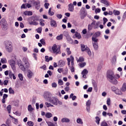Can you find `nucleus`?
I'll return each mask as SVG.
<instances>
[{"label":"nucleus","instance_id":"6ab92c4d","mask_svg":"<svg viewBox=\"0 0 126 126\" xmlns=\"http://www.w3.org/2000/svg\"><path fill=\"white\" fill-rule=\"evenodd\" d=\"M100 2L103 3V4H105L106 6H110V3L107 0H101Z\"/></svg>","mask_w":126,"mask_h":126},{"label":"nucleus","instance_id":"603ef678","mask_svg":"<svg viewBox=\"0 0 126 126\" xmlns=\"http://www.w3.org/2000/svg\"><path fill=\"white\" fill-rule=\"evenodd\" d=\"M86 106H91V100H88L86 103Z\"/></svg>","mask_w":126,"mask_h":126},{"label":"nucleus","instance_id":"aec40b11","mask_svg":"<svg viewBox=\"0 0 126 126\" xmlns=\"http://www.w3.org/2000/svg\"><path fill=\"white\" fill-rule=\"evenodd\" d=\"M66 39L67 40V43H68L69 44H73V39L71 38V37H70V36L66 38Z\"/></svg>","mask_w":126,"mask_h":126},{"label":"nucleus","instance_id":"20e7f679","mask_svg":"<svg viewBox=\"0 0 126 126\" xmlns=\"http://www.w3.org/2000/svg\"><path fill=\"white\" fill-rule=\"evenodd\" d=\"M4 44L5 46L6 50L7 51L8 53H11L13 50L11 42H10V41H4Z\"/></svg>","mask_w":126,"mask_h":126},{"label":"nucleus","instance_id":"5fc2aeb1","mask_svg":"<svg viewBox=\"0 0 126 126\" xmlns=\"http://www.w3.org/2000/svg\"><path fill=\"white\" fill-rule=\"evenodd\" d=\"M51 85L53 88H56L57 86H58V85L55 82L52 83Z\"/></svg>","mask_w":126,"mask_h":126},{"label":"nucleus","instance_id":"680f3d73","mask_svg":"<svg viewBox=\"0 0 126 126\" xmlns=\"http://www.w3.org/2000/svg\"><path fill=\"white\" fill-rule=\"evenodd\" d=\"M100 126H108V124L105 122H102Z\"/></svg>","mask_w":126,"mask_h":126},{"label":"nucleus","instance_id":"1a4fd4ad","mask_svg":"<svg viewBox=\"0 0 126 126\" xmlns=\"http://www.w3.org/2000/svg\"><path fill=\"white\" fill-rule=\"evenodd\" d=\"M52 94L49 92H45L43 95L44 99H46V100H47L48 101H50V99L52 97Z\"/></svg>","mask_w":126,"mask_h":126},{"label":"nucleus","instance_id":"f257e3e1","mask_svg":"<svg viewBox=\"0 0 126 126\" xmlns=\"http://www.w3.org/2000/svg\"><path fill=\"white\" fill-rule=\"evenodd\" d=\"M106 78L107 80L112 83V84H115L117 85L118 84V80L116 79V76L114 71L112 70H108L106 73Z\"/></svg>","mask_w":126,"mask_h":126},{"label":"nucleus","instance_id":"39448f33","mask_svg":"<svg viewBox=\"0 0 126 126\" xmlns=\"http://www.w3.org/2000/svg\"><path fill=\"white\" fill-rule=\"evenodd\" d=\"M92 40L93 41L92 44L94 47V51H97L99 48V46L98 45V38L92 37Z\"/></svg>","mask_w":126,"mask_h":126},{"label":"nucleus","instance_id":"72a5a7b5","mask_svg":"<svg viewBox=\"0 0 126 126\" xmlns=\"http://www.w3.org/2000/svg\"><path fill=\"white\" fill-rule=\"evenodd\" d=\"M82 62H84V58L82 57H80L79 59L77 60L78 63H82Z\"/></svg>","mask_w":126,"mask_h":126},{"label":"nucleus","instance_id":"37998d69","mask_svg":"<svg viewBox=\"0 0 126 126\" xmlns=\"http://www.w3.org/2000/svg\"><path fill=\"white\" fill-rule=\"evenodd\" d=\"M77 123L78 124H81V125H82V124H83V122H82V120L80 118H78L77 119Z\"/></svg>","mask_w":126,"mask_h":126},{"label":"nucleus","instance_id":"9d476101","mask_svg":"<svg viewBox=\"0 0 126 126\" xmlns=\"http://www.w3.org/2000/svg\"><path fill=\"white\" fill-rule=\"evenodd\" d=\"M33 5L35 6V9H37V10L40 9V7H41V4H40V1L39 0L34 1L33 2Z\"/></svg>","mask_w":126,"mask_h":126},{"label":"nucleus","instance_id":"a211bd4d","mask_svg":"<svg viewBox=\"0 0 126 126\" xmlns=\"http://www.w3.org/2000/svg\"><path fill=\"white\" fill-rule=\"evenodd\" d=\"M33 72L31 70L29 69L28 70V74L27 76L29 78H32V76H33Z\"/></svg>","mask_w":126,"mask_h":126},{"label":"nucleus","instance_id":"9b49d317","mask_svg":"<svg viewBox=\"0 0 126 126\" xmlns=\"http://www.w3.org/2000/svg\"><path fill=\"white\" fill-rule=\"evenodd\" d=\"M95 24H96V21L94 20V21H93V22L91 24H89L88 26V31H91V30H92V29H93V26H94V25H95Z\"/></svg>","mask_w":126,"mask_h":126},{"label":"nucleus","instance_id":"393cba45","mask_svg":"<svg viewBox=\"0 0 126 126\" xmlns=\"http://www.w3.org/2000/svg\"><path fill=\"white\" fill-rule=\"evenodd\" d=\"M121 89L123 92H125V91H126V83H124L123 84V86Z\"/></svg>","mask_w":126,"mask_h":126},{"label":"nucleus","instance_id":"79ce46f5","mask_svg":"<svg viewBox=\"0 0 126 126\" xmlns=\"http://www.w3.org/2000/svg\"><path fill=\"white\" fill-rule=\"evenodd\" d=\"M37 33H42V27H39L35 30Z\"/></svg>","mask_w":126,"mask_h":126},{"label":"nucleus","instance_id":"ea45409f","mask_svg":"<svg viewBox=\"0 0 126 126\" xmlns=\"http://www.w3.org/2000/svg\"><path fill=\"white\" fill-rule=\"evenodd\" d=\"M9 94H14V91L11 87L9 88Z\"/></svg>","mask_w":126,"mask_h":126},{"label":"nucleus","instance_id":"7ed1b4c3","mask_svg":"<svg viewBox=\"0 0 126 126\" xmlns=\"http://www.w3.org/2000/svg\"><path fill=\"white\" fill-rule=\"evenodd\" d=\"M81 50L82 52H86L89 57H91V56H92L91 50H90V49L87 45L81 44Z\"/></svg>","mask_w":126,"mask_h":126},{"label":"nucleus","instance_id":"5701e85b","mask_svg":"<svg viewBox=\"0 0 126 126\" xmlns=\"http://www.w3.org/2000/svg\"><path fill=\"white\" fill-rule=\"evenodd\" d=\"M63 36H64V37H65L66 38L70 36V35H69V33H68V32H67V31L63 32Z\"/></svg>","mask_w":126,"mask_h":126},{"label":"nucleus","instance_id":"3c124183","mask_svg":"<svg viewBox=\"0 0 126 126\" xmlns=\"http://www.w3.org/2000/svg\"><path fill=\"white\" fill-rule=\"evenodd\" d=\"M115 93L117 95H123V93L121 91H116L115 92Z\"/></svg>","mask_w":126,"mask_h":126},{"label":"nucleus","instance_id":"c9c22d12","mask_svg":"<svg viewBox=\"0 0 126 126\" xmlns=\"http://www.w3.org/2000/svg\"><path fill=\"white\" fill-rule=\"evenodd\" d=\"M7 111L8 112V114H10V112L11 111V105H9L7 106Z\"/></svg>","mask_w":126,"mask_h":126},{"label":"nucleus","instance_id":"bf43d9fd","mask_svg":"<svg viewBox=\"0 0 126 126\" xmlns=\"http://www.w3.org/2000/svg\"><path fill=\"white\" fill-rule=\"evenodd\" d=\"M31 24H32V25H35L37 26L39 23L38 22H36L35 21H32Z\"/></svg>","mask_w":126,"mask_h":126},{"label":"nucleus","instance_id":"ddd939ff","mask_svg":"<svg viewBox=\"0 0 126 126\" xmlns=\"http://www.w3.org/2000/svg\"><path fill=\"white\" fill-rule=\"evenodd\" d=\"M88 73V70H87L86 69H84L83 70V71L81 72V74L83 75L82 77L83 78H87V74Z\"/></svg>","mask_w":126,"mask_h":126},{"label":"nucleus","instance_id":"c756f323","mask_svg":"<svg viewBox=\"0 0 126 126\" xmlns=\"http://www.w3.org/2000/svg\"><path fill=\"white\" fill-rule=\"evenodd\" d=\"M93 85L94 86V90L97 92V90H98V87H97V83L95 82L93 83Z\"/></svg>","mask_w":126,"mask_h":126},{"label":"nucleus","instance_id":"2eb2a0df","mask_svg":"<svg viewBox=\"0 0 126 126\" xmlns=\"http://www.w3.org/2000/svg\"><path fill=\"white\" fill-rule=\"evenodd\" d=\"M70 122V120H69V119L67 118L64 117L61 119V122L62 123V124H64V123H68Z\"/></svg>","mask_w":126,"mask_h":126},{"label":"nucleus","instance_id":"13d9d810","mask_svg":"<svg viewBox=\"0 0 126 126\" xmlns=\"http://www.w3.org/2000/svg\"><path fill=\"white\" fill-rule=\"evenodd\" d=\"M40 68H41L42 69H44V70H46V69H47V66L46 65V64H44L41 67H40Z\"/></svg>","mask_w":126,"mask_h":126},{"label":"nucleus","instance_id":"f03ea898","mask_svg":"<svg viewBox=\"0 0 126 126\" xmlns=\"http://www.w3.org/2000/svg\"><path fill=\"white\" fill-rule=\"evenodd\" d=\"M23 63H24L25 66L23 64H22L21 62L18 63V65H19L20 69L22 70V71L25 72L26 71V68L28 69V68L30 67L29 60L27 57H24L23 58Z\"/></svg>","mask_w":126,"mask_h":126},{"label":"nucleus","instance_id":"412c9836","mask_svg":"<svg viewBox=\"0 0 126 126\" xmlns=\"http://www.w3.org/2000/svg\"><path fill=\"white\" fill-rule=\"evenodd\" d=\"M73 38H77L78 39H81V35L80 33L75 32V35L73 36Z\"/></svg>","mask_w":126,"mask_h":126},{"label":"nucleus","instance_id":"0e129e2a","mask_svg":"<svg viewBox=\"0 0 126 126\" xmlns=\"http://www.w3.org/2000/svg\"><path fill=\"white\" fill-rule=\"evenodd\" d=\"M21 9H25V8H27L26 7V4H23L21 6Z\"/></svg>","mask_w":126,"mask_h":126},{"label":"nucleus","instance_id":"b1692460","mask_svg":"<svg viewBox=\"0 0 126 126\" xmlns=\"http://www.w3.org/2000/svg\"><path fill=\"white\" fill-rule=\"evenodd\" d=\"M45 117L46 118H47V119H50L53 117V114L50 112H47L45 114Z\"/></svg>","mask_w":126,"mask_h":126},{"label":"nucleus","instance_id":"4be33fe9","mask_svg":"<svg viewBox=\"0 0 126 126\" xmlns=\"http://www.w3.org/2000/svg\"><path fill=\"white\" fill-rule=\"evenodd\" d=\"M45 62H47V63H49L50 61H53V57H50L49 58L48 56H46L45 57Z\"/></svg>","mask_w":126,"mask_h":126},{"label":"nucleus","instance_id":"e433bc0d","mask_svg":"<svg viewBox=\"0 0 126 126\" xmlns=\"http://www.w3.org/2000/svg\"><path fill=\"white\" fill-rule=\"evenodd\" d=\"M100 118H99V117L98 116L95 117V123L97 124V125H99V123H100Z\"/></svg>","mask_w":126,"mask_h":126},{"label":"nucleus","instance_id":"4c0bfd02","mask_svg":"<svg viewBox=\"0 0 126 126\" xmlns=\"http://www.w3.org/2000/svg\"><path fill=\"white\" fill-rule=\"evenodd\" d=\"M18 77H19L20 80H21V81H23V75H22V74L19 73L18 74Z\"/></svg>","mask_w":126,"mask_h":126},{"label":"nucleus","instance_id":"052dcab7","mask_svg":"<svg viewBox=\"0 0 126 126\" xmlns=\"http://www.w3.org/2000/svg\"><path fill=\"white\" fill-rule=\"evenodd\" d=\"M49 5H50V3H45L44 4V7L46 9H48V8H49Z\"/></svg>","mask_w":126,"mask_h":126},{"label":"nucleus","instance_id":"c85d7f7f","mask_svg":"<svg viewBox=\"0 0 126 126\" xmlns=\"http://www.w3.org/2000/svg\"><path fill=\"white\" fill-rule=\"evenodd\" d=\"M48 14H49V15H50V16H53V15H54V14H55V13H54V12L52 11V8H50L49 9Z\"/></svg>","mask_w":126,"mask_h":126},{"label":"nucleus","instance_id":"de8ad7c7","mask_svg":"<svg viewBox=\"0 0 126 126\" xmlns=\"http://www.w3.org/2000/svg\"><path fill=\"white\" fill-rule=\"evenodd\" d=\"M106 104L108 106H110L111 105V99H110V98H108L107 99Z\"/></svg>","mask_w":126,"mask_h":126},{"label":"nucleus","instance_id":"774afa93","mask_svg":"<svg viewBox=\"0 0 126 126\" xmlns=\"http://www.w3.org/2000/svg\"><path fill=\"white\" fill-rule=\"evenodd\" d=\"M93 89V88L92 87H90L87 90V92H92Z\"/></svg>","mask_w":126,"mask_h":126},{"label":"nucleus","instance_id":"423d86ee","mask_svg":"<svg viewBox=\"0 0 126 126\" xmlns=\"http://www.w3.org/2000/svg\"><path fill=\"white\" fill-rule=\"evenodd\" d=\"M87 15V13L86 12V9L85 7H82L80 10V17L81 19H84Z\"/></svg>","mask_w":126,"mask_h":126},{"label":"nucleus","instance_id":"09e8293b","mask_svg":"<svg viewBox=\"0 0 126 126\" xmlns=\"http://www.w3.org/2000/svg\"><path fill=\"white\" fill-rule=\"evenodd\" d=\"M58 84L60 86L63 85V81L62 79H59L58 80Z\"/></svg>","mask_w":126,"mask_h":126},{"label":"nucleus","instance_id":"c03bdc74","mask_svg":"<svg viewBox=\"0 0 126 126\" xmlns=\"http://www.w3.org/2000/svg\"><path fill=\"white\" fill-rule=\"evenodd\" d=\"M39 42H40L42 45H46V42L45 41V39L44 38L40 39Z\"/></svg>","mask_w":126,"mask_h":126},{"label":"nucleus","instance_id":"dca6fc26","mask_svg":"<svg viewBox=\"0 0 126 126\" xmlns=\"http://www.w3.org/2000/svg\"><path fill=\"white\" fill-rule=\"evenodd\" d=\"M68 10L71 12H73V10H74V6L72 4V3H70L68 5Z\"/></svg>","mask_w":126,"mask_h":126},{"label":"nucleus","instance_id":"f3484780","mask_svg":"<svg viewBox=\"0 0 126 126\" xmlns=\"http://www.w3.org/2000/svg\"><path fill=\"white\" fill-rule=\"evenodd\" d=\"M24 15L28 16H31L33 15V13L31 11H25L24 12Z\"/></svg>","mask_w":126,"mask_h":126},{"label":"nucleus","instance_id":"6e6552de","mask_svg":"<svg viewBox=\"0 0 126 126\" xmlns=\"http://www.w3.org/2000/svg\"><path fill=\"white\" fill-rule=\"evenodd\" d=\"M59 101V98L55 96H52L51 99H49V102L53 105H58V101Z\"/></svg>","mask_w":126,"mask_h":126},{"label":"nucleus","instance_id":"cd10ccee","mask_svg":"<svg viewBox=\"0 0 126 126\" xmlns=\"http://www.w3.org/2000/svg\"><path fill=\"white\" fill-rule=\"evenodd\" d=\"M34 110V108L32 107V105H29L28 106V111L30 112H32Z\"/></svg>","mask_w":126,"mask_h":126},{"label":"nucleus","instance_id":"bb28decb","mask_svg":"<svg viewBox=\"0 0 126 126\" xmlns=\"http://www.w3.org/2000/svg\"><path fill=\"white\" fill-rule=\"evenodd\" d=\"M70 58L71 59V66H74V58L72 56H70Z\"/></svg>","mask_w":126,"mask_h":126},{"label":"nucleus","instance_id":"a19ab883","mask_svg":"<svg viewBox=\"0 0 126 126\" xmlns=\"http://www.w3.org/2000/svg\"><path fill=\"white\" fill-rule=\"evenodd\" d=\"M79 65L80 67H84L86 65V63L85 62H84L83 63H80L79 64Z\"/></svg>","mask_w":126,"mask_h":126},{"label":"nucleus","instance_id":"6e6d98bb","mask_svg":"<svg viewBox=\"0 0 126 126\" xmlns=\"http://www.w3.org/2000/svg\"><path fill=\"white\" fill-rule=\"evenodd\" d=\"M70 49H69V48H66V52H67V55H71V51H70Z\"/></svg>","mask_w":126,"mask_h":126},{"label":"nucleus","instance_id":"473e14b6","mask_svg":"<svg viewBox=\"0 0 126 126\" xmlns=\"http://www.w3.org/2000/svg\"><path fill=\"white\" fill-rule=\"evenodd\" d=\"M10 65L15 64V61L13 60H10L8 61Z\"/></svg>","mask_w":126,"mask_h":126},{"label":"nucleus","instance_id":"a18cd8bd","mask_svg":"<svg viewBox=\"0 0 126 126\" xmlns=\"http://www.w3.org/2000/svg\"><path fill=\"white\" fill-rule=\"evenodd\" d=\"M94 12L96 13V14H97V13H100V12H101V9L99 8L95 9Z\"/></svg>","mask_w":126,"mask_h":126},{"label":"nucleus","instance_id":"338daca9","mask_svg":"<svg viewBox=\"0 0 126 126\" xmlns=\"http://www.w3.org/2000/svg\"><path fill=\"white\" fill-rule=\"evenodd\" d=\"M12 69L14 71V70H15L16 69V67H15V64H13V65H10Z\"/></svg>","mask_w":126,"mask_h":126},{"label":"nucleus","instance_id":"f8f14e48","mask_svg":"<svg viewBox=\"0 0 126 126\" xmlns=\"http://www.w3.org/2000/svg\"><path fill=\"white\" fill-rule=\"evenodd\" d=\"M50 26L53 28H56L58 27V25L57 24V22L55 20L51 19L50 21Z\"/></svg>","mask_w":126,"mask_h":126},{"label":"nucleus","instance_id":"f704fd0d","mask_svg":"<svg viewBox=\"0 0 126 126\" xmlns=\"http://www.w3.org/2000/svg\"><path fill=\"white\" fill-rule=\"evenodd\" d=\"M100 24V22H96L95 25L94 26V29H97L99 28V25Z\"/></svg>","mask_w":126,"mask_h":126},{"label":"nucleus","instance_id":"8fccbe9b","mask_svg":"<svg viewBox=\"0 0 126 126\" xmlns=\"http://www.w3.org/2000/svg\"><path fill=\"white\" fill-rule=\"evenodd\" d=\"M67 65L69 66H70V62H71V59L68 58L67 59Z\"/></svg>","mask_w":126,"mask_h":126},{"label":"nucleus","instance_id":"49530a36","mask_svg":"<svg viewBox=\"0 0 126 126\" xmlns=\"http://www.w3.org/2000/svg\"><path fill=\"white\" fill-rule=\"evenodd\" d=\"M69 69L71 71V72H74L75 69H74V66H69Z\"/></svg>","mask_w":126,"mask_h":126},{"label":"nucleus","instance_id":"e2e57ef3","mask_svg":"<svg viewBox=\"0 0 126 126\" xmlns=\"http://www.w3.org/2000/svg\"><path fill=\"white\" fill-rule=\"evenodd\" d=\"M47 124L48 126H55V124L52 122H48Z\"/></svg>","mask_w":126,"mask_h":126},{"label":"nucleus","instance_id":"4468645a","mask_svg":"<svg viewBox=\"0 0 126 126\" xmlns=\"http://www.w3.org/2000/svg\"><path fill=\"white\" fill-rule=\"evenodd\" d=\"M65 65V62L63 60H60L58 63V66L63 67Z\"/></svg>","mask_w":126,"mask_h":126},{"label":"nucleus","instance_id":"864d4df0","mask_svg":"<svg viewBox=\"0 0 126 126\" xmlns=\"http://www.w3.org/2000/svg\"><path fill=\"white\" fill-rule=\"evenodd\" d=\"M27 124L29 126H34V123L32 121H29L27 122Z\"/></svg>","mask_w":126,"mask_h":126},{"label":"nucleus","instance_id":"0eeeda50","mask_svg":"<svg viewBox=\"0 0 126 126\" xmlns=\"http://www.w3.org/2000/svg\"><path fill=\"white\" fill-rule=\"evenodd\" d=\"M52 50L54 54H56V55H58V54H61V47L60 46L57 48V45L54 44L52 47Z\"/></svg>","mask_w":126,"mask_h":126},{"label":"nucleus","instance_id":"69168bd1","mask_svg":"<svg viewBox=\"0 0 126 126\" xmlns=\"http://www.w3.org/2000/svg\"><path fill=\"white\" fill-rule=\"evenodd\" d=\"M57 18H59V19H61L62 17H63V15L61 14H58L57 15Z\"/></svg>","mask_w":126,"mask_h":126},{"label":"nucleus","instance_id":"a878e982","mask_svg":"<svg viewBox=\"0 0 126 126\" xmlns=\"http://www.w3.org/2000/svg\"><path fill=\"white\" fill-rule=\"evenodd\" d=\"M101 35V32H96L94 34V36L95 37L94 38H98Z\"/></svg>","mask_w":126,"mask_h":126},{"label":"nucleus","instance_id":"2f4dec72","mask_svg":"<svg viewBox=\"0 0 126 126\" xmlns=\"http://www.w3.org/2000/svg\"><path fill=\"white\" fill-rule=\"evenodd\" d=\"M63 34H61L60 35H58L56 37V39L58 40H63Z\"/></svg>","mask_w":126,"mask_h":126},{"label":"nucleus","instance_id":"58836bf2","mask_svg":"<svg viewBox=\"0 0 126 126\" xmlns=\"http://www.w3.org/2000/svg\"><path fill=\"white\" fill-rule=\"evenodd\" d=\"M0 62L1 63H6L7 61H6V59L5 58H2L1 59Z\"/></svg>","mask_w":126,"mask_h":126},{"label":"nucleus","instance_id":"4d7b16f0","mask_svg":"<svg viewBox=\"0 0 126 126\" xmlns=\"http://www.w3.org/2000/svg\"><path fill=\"white\" fill-rule=\"evenodd\" d=\"M32 19L33 21H38V20H39V19L37 17L35 16L32 17Z\"/></svg>","mask_w":126,"mask_h":126},{"label":"nucleus","instance_id":"7c9ffc66","mask_svg":"<svg viewBox=\"0 0 126 126\" xmlns=\"http://www.w3.org/2000/svg\"><path fill=\"white\" fill-rule=\"evenodd\" d=\"M120 13H121L118 10H113V14H114L115 15H117V16L120 15Z\"/></svg>","mask_w":126,"mask_h":126}]
</instances>
